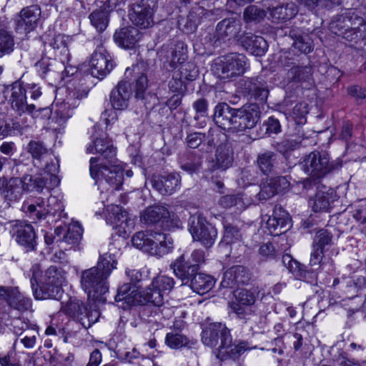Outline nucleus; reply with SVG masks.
<instances>
[{
    "mask_svg": "<svg viewBox=\"0 0 366 366\" xmlns=\"http://www.w3.org/2000/svg\"><path fill=\"white\" fill-rule=\"evenodd\" d=\"M212 117L215 124L224 130L244 132L254 127L259 119L260 111L257 104H244L236 109L220 102L215 106Z\"/></svg>",
    "mask_w": 366,
    "mask_h": 366,
    "instance_id": "nucleus-1",
    "label": "nucleus"
},
{
    "mask_svg": "<svg viewBox=\"0 0 366 366\" xmlns=\"http://www.w3.org/2000/svg\"><path fill=\"white\" fill-rule=\"evenodd\" d=\"M117 262L112 255L100 256L97 264L81 272L80 284L89 297L104 303V295L109 291L108 278Z\"/></svg>",
    "mask_w": 366,
    "mask_h": 366,
    "instance_id": "nucleus-2",
    "label": "nucleus"
},
{
    "mask_svg": "<svg viewBox=\"0 0 366 366\" xmlns=\"http://www.w3.org/2000/svg\"><path fill=\"white\" fill-rule=\"evenodd\" d=\"M175 276L181 280L182 285H188L194 292L204 295L210 291L214 285V280L210 275L199 272V267L191 264L184 254L180 255L170 264Z\"/></svg>",
    "mask_w": 366,
    "mask_h": 366,
    "instance_id": "nucleus-3",
    "label": "nucleus"
},
{
    "mask_svg": "<svg viewBox=\"0 0 366 366\" xmlns=\"http://www.w3.org/2000/svg\"><path fill=\"white\" fill-rule=\"evenodd\" d=\"M26 152L32 158L33 165L39 169H44L47 174H51V187H57L60 179L56 174L59 172L58 160L40 140H31L26 147Z\"/></svg>",
    "mask_w": 366,
    "mask_h": 366,
    "instance_id": "nucleus-4",
    "label": "nucleus"
},
{
    "mask_svg": "<svg viewBox=\"0 0 366 366\" xmlns=\"http://www.w3.org/2000/svg\"><path fill=\"white\" fill-rule=\"evenodd\" d=\"M32 275L30 279L33 294L36 300L56 299L61 292V277L55 267H50L45 273L42 286L39 290V280L41 272L38 267L31 269Z\"/></svg>",
    "mask_w": 366,
    "mask_h": 366,
    "instance_id": "nucleus-5",
    "label": "nucleus"
},
{
    "mask_svg": "<svg viewBox=\"0 0 366 366\" xmlns=\"http://www.w3.org/2000/svg\"><path fill=\"white\" fill-rule=\"evenodd\" d=\"M302 165V168L306 174L322 179L342 166L340 163L330 162L328 154L319 151L312 152L307 155L303 159Z\"/></svg>",
    "mask_w": 366,
    "mask_h": 366,
    "instance_id": "nucleus-6",
    "label": "nucleus"
},
{
    "mask_svg": "<svg viewBox=\"0 0 366 366\" xmlns=\"http://www.w3.org/2000/svg\"><path fill=\"white\" fill-rule=\"evenodd\" d=\"M99 158L90 159V175L96 181L104 180L114 189H119L123 184L124 171L119 165H102L99 163Z\"/></svg>",
    "mask_w": 366,
    "mask_h": 366,
    "instance_id": "nucleus-7",
    "label": "nucleus"
},
{
    "mask_svg": "<svg viewBox=\"0 0 366 366\" xmlns=\"http://www.w3.org/2000/svg\"><path fill=\"white\" fill-rule=\"evenodd\" d=\"M189 230L194 241L210 247L217 237L216 228L202 214L196 213L189 219Z\"/></svg>",
    "mask_w": 366,
    "mask_h": 366,
    "instance_id": "nucleus-8",
    "label": "nucleus"
},
{
    "mask_svg": "<svg viewBox=\"0 0 366 366\" xmlns=\"http://www.w3.org/2000/svg\"><path fill=\"white\" fill-rule=\"evenodd\" d=\"M246 65L245 56L231 53L220 58L219 61L216 63V70L221 79H229L242 74Z\"/></svg>",
    "mask_w": 366,
    "mask_h": 366,
    "instance_id": "nucleus-9",
    "label": "nucleus"
},
{
    "mask_svg": "<svg viewBox=\"0 0 366 366\" xmlns=\"http://www.w3.org/2000/svg\"><path fill=\"white\" fill-rule=\"evenodd\" d=\"M155 0H140L132 4L129 16L131 21L141 29L153 26Z\"/></svg>",
    "mask_w": 366,
    "mask_h": 366,
    "instance_id": "nucleus-10",
    "label": "nucleus"
},
{
    "mask_svg": "<svg viewBox=\"0 0 366 366\" xmlns=\"http://www.w3.org/2000/svg\"><path fill=\"white\" fill-rule=\"evenodd\" d=\"M94 132L92 135V143L86 150L89 153H98L104 159L112 161L116 156V149L106 134L97 126L94 127Z\"/></svg>",
    "mask_w": 366,
    "mask_h": 366,
    "instance_id": "nucleus-11",
    "label": "nucleus"
},
{
    "mask_svg": "<svg viewBox=\"0 0 366 366\" xmlns=\"http://www.w3.org/2000/svg\"><path fill=\"white\" fill-rule=\"evenodd\" d=\"M82 229L77 223L68 226H60L55 229V237L59 242V247L64 250L70 249L76 246L81 238Z\"/></svg>",
    "mask_w": 366,
    "mask_h": 366,
    "instance_id": "nucleus-12",
    "label": "nucleus"
},
{
    "mask_svg": "<svg viewBox=\"0 0 366 366\" xmlns=\"http://www.w3.org/2000/svg\"><path fill=\"white\" fill-rule=\"evenodd\" d=\"M91 74L98 79L104 78L113 68L109 54L103 47L96 50L90 60Z\"/></svg>",
    "mask_w": 366,
    "mask_h": 366,
    "instance_id": "nucleus-13",
    "label": "nucleus"
},
{
    "mask_svg": "<svg viewBox=\"0 0 366 366\" xmlns=\"http://www.w3.org/2000/svg\"><path fill=\"white\" fill-rule=\"evenodd\" d=\"M250 279L251 274L246 267L242 265H235L224 273L221 286L224 288H238L248 284Z\"/></svg>",
    "mask_w": 366,
    "mask_h": 366,
    "instance_id": "nucleus-14",
    "label": "nucleus"
},
{
    "mask_svg": "<svg viewBox=\"0 0 366 366\" xmlns=\"http://www.w3.org/2000/svg\"><path fill=\"white\" fill-rule=\"evenodd\" d=\"M282 261L297 279L310 284L317 283L316 272L313 269H307L305 265L294 259L290 254H283Z\"/></svg>",
    "mask_w": 366,
    "mask_h": 366,
    "instance_id": "nucleus-15",
    "label": "nucleus"
},
{
    "mask_svg": "<svg viewBox=\"0 0 366 366\" xmlns=\"http://www.w3.org/2000/svg\"><path fill=\"white\" fill-rule=\"evenodd\" d=\"M24 191V184H22L21 178L7 179L5 177L0 178L1 195L8 202L18 201L21 197Z\"/></svg>",
    "mask_w": 366,
    "mask_h": 366,
    "instance_id": "nucleus-16",
    "label": "nucleus"
},
{
    "mask_svg": "<svg viewBox=\"0 0 366 366\" xmlns=\"http://www.w3.org/2000/svg\"><path fill=\"white\" fill-rule=\"evenodd\" d=\"M153 187L163 195H170L179 188L181 176L176 172L155 176L152 179Z\"/></svg>",
    "mask_w": 366,
    "mask_h": 366,
    "instance_id": "nucleus-17",
    "label": "nucleus"
},
{
    "mask_svg": "<svg viewBox=\"0 0 366 366\" xmlns=\"http://www.w3.org/2000/svg\"><path fill=\"white\" fill-rule=\"evenodd\" d=\"M9 101L12 109L19 114L25 112L31 114L36 108L34 104L26 103V90L21 83L17 81L11 85Z\"/></svg>",
    "mask_w": 366,
    "mask_h": 366,
    "instance_id": "nucleus-18",
    "label": "nucleus"
},
{
    "mask_svg": "<svg viewBox=\"0 0 366 366\" xmlns=\"http://www.w3.org/2000/svg\"><path fill=\"white\" fill-rule=\"evenodd\" d=\"M237 41L247 51L257 56H263L268 48L267 43L263 37L249 32H244L240 35Z\"/></svg>",
    "mask_w": 366,
    "mask_h": 366,
    "instance_id": "nucleus-19",
    "label": "nucleus"
},
{
    "mask_svg": "<svg viewBox=\"0 0 366 366\" xmlns=\"http://www.w3.org/2000/svg\"><path fill=\"white\" fill-rule=\"evenodd\" d=\"M12 232L19 244L29 249H34L36 245V234L31 224L21 221H16L12 225Z\"/></svg>",
    "mask_w": 366,
    "mask_h": 366,
    "instance_id": "nucleus-20",
    "label": "nucleus"
},
{
    "mask_svg": "<svg viewBox=\"0 0 366 366\" xmlns=\"http://www.w3.org/2000/svg\"><path fill=\"white\" fill-rule=\"evenodd\" d=\"M229 331L219 322L210 323L206 326L202 332L203 343L209 347H218L222 343L224 333L229 334Z\"/></svg>",
    "mask_w": 366,
    "mask_h": 366,
    "instance_id": "nucleus-21",
    "label": "nucleus"
},
{
    "mask_svg": "<svg viewBox=\"0 0 366 366\" xmlns=\"http://www.w3.org/2000/svg\"><path fill=\"white\" fill-rule=\"evenodd\" d=\"M149 253L151 255L162 257L172 252L173 239L169 234L152 232Z\"/></svg>",
    "mask_w": 366,
    "mask_h": 366,
    "instance_id": "nucleus-22",
    "label": "nucleus"
},
{
    "mask_svg": "<svg viewBox=\"0 0 366 366\" xmlns=\"http://www.w3.org/2000/svg\"><path fill=\"white\" fill-rule=\"evenodd\" d=\"M244 89L256 101L264 102L269 95L267 82L262 77L249 78L244 81Z\"/></svg>",
    "mask_w": 366,
    "mask_h": 366,
    "instance_id": "nucleus-23",
    "label": "nucleus"
},
{
    "mask_svg": "<svg viewBox=\"0 0 366 366\" xmlns=\"http://www.w3.org/2000/svg\"><path fill=\"white\" fill-rule=\"evenodd\" d=\"M132 94L130 84L120 81L110 94V102L114 109H124L127 107Z\"/></svg>",
    "mask_w": 366,
    "mask_h": 366,
    "instance_id": "nucleus-24",
    "label": "nucleus"
},
{
    "mask_svg": "<svg viewBox=\"0 0 366 366\" xmlns=\"http://www.w3.org/2000/svg\"><path fill=\"white\" fill-rule=\"evenodd\" d=\"M187 46L182 41L174 44L164 46L159 54L164 55L169 64L174 67L177 64L183 63L187 59Z\"/></svg>",
    "mask_w": 366,
    "mask_h": 366,
    "instance_id": "nucleus-25",
    "label": "nucleus"
},
{
    "mask_svg": "<svg viewBox=\"0 0 366 366\" xmlns=\"http://www.w3.org/2000/svg\"><path fill=\"white\" fill-rule=\"evenodd\" d=\"M242 24L239 19L234 17L226 18L219 21L216 26V35L220 39H230L239 38L237 34L240 32Z\"/></svg>",
    "mask_w": 366,
    "mask_h": 366,
    "instance_id": "nucleus-26",
    "label": "nucleus"
},
{
    "mask_svg": "<svg viewBox=\"0 0 366 366\" xmlns=\"http://www.w3.org/2000/svg\"><path fill=\"white\" fill-rule=\"evenodd\" d=\"M40 16V9L36 5L24 8L20 13L17 21V29H23L26 32L34 30Z\"/></svg>",
    "mask_w": 366,
    "mask_h": 366,
    "instance_id": "nucleus-27",
    "label": "nucleus"
},
{
    "mask_svg": "<svg viewBox=\"0 0 366 366\" xmlns=\"http://www.w3.org/2000/svg\"><path fill=\"white\" fill-rule=\"evenodd\" d=\"M272 22H284L292 19L298 12L297 7L293 2L282 3L268 8Z\"/></svg>",
    "mask_w": 366,
    "mask_h": 366,
    "instance_id": "nucleus-28",
    "label": "nucleus"
},
{
    "mask_svg": "<svg viewBox=\"0 0 366 366\" xmlns=\"http://www.w3.org/2000/svg\"><path fill=\"white\" fill-rule=\"evenodd\" d=\"M141 34L133 26H127L117 31L114 34V41L124 49H132L140 39Z\"/></svg>",
    "mask_w": 366,
    "mask_h": 366,
    "instance_id": "nucleus-29",
    "label": "nucleus"
},
{
    "mask_svg": "<svg viewBox=\"0 0 366 366\" xmlns=\"http://www.w3.org/2000/svg\"><path fill=\"white\" fill-rule=\"evenodd\" d=\"M365 24L364 19L360 16L356 11L350 9L342 14L335 21L330 24V28H349L352 29H360V26Z\"/></svg>",
    "mask_w": 366,
    "mask_h": 366,
    "instance_id": "nucleus-30",
    "label": "nucleus"
},
{
    "mask_svg": "<svg viewBox=\"0 0 366 366\" xmlns=\"http://www.w3.org/2000/svg\"><path fill=\"white\" fill-rule=\"evenodd\" d=\"M138 297H140V296L136 285L131 283H126L118 289L117 294L115 296V300L118 302H122V305L120 307L125 309L126 307L135 305L136 303L140 302L141 301L138 300Z\"/></svg>",
    "mask_w": 366,
    "mask_h": 366,
    "instance_id": "nucleus-31",
    "label": "nucleus"
},
{
    "mask_svg": "<svg viewBox=\"0 0 366 366\" xmlns=\"http://www.w3.org/2000/svg\"><path fill=\"white\" fill-rule=\"evenodd\" d=\"M178 162L181 169L189 174L197 172L202 166V157L192 152L180 154Z\"/></svg>",
    "mask_w": 366,
    "mask_h": 366,
    "instance_id": "nucleus-32",
    "label": "nucleus"
},
{
    "mask_svg": "<svg viewBox=\"0 0 366 366\" xmlns=\"http://www.w3.org/2000/svg\"><path fill=\"white\" fill-rule=\"evenodd\" d=\"M232 162L233 152L230 147L227 144L219 145L216 151L212 169L225 170L232 166Z\"/></svg>",
    "mask_w": 366,
    "mask_h": 366,
    "instance_id": "nucleus-33",
    "label": "nucleus"
},
{
    "mask_svg": "<svg viewBox=\"0 0 366 366\" xmlns=\"http://www.w3.org/2000/svg\"><path fill=\"white\" fill-rule=\"evenodd\" d=\"M266 224L270 234L274 236L280 235L291 227V222L287 214L280 217L277 213L268 217Z\"/></svg>",
    "mask_w": 366,
    "mask_h": 366,
    "instance_id": "nucleus-34",
    "label": "nucleus"
},
{
    "mask_svg": "<svg viewBox=\"0 0 366 366\" xmlns=\"http://www.w3.org/2000/svg\"><path fill=\"white\" fill-rule=\"evenodd\" d=\"M170 218L168 209L161 205L147 207L141 215V221L147 224H154L162 219Z\"/></svg>",
    "mask_w": 366,
    "mask_h": 366,
    "instance_id": "nucleus-35",
    "label": "nucleus"
},
{
    "mask_svg": "<svg viewBox=\"0 0 366 366\" xmlns=\"http://www.w3.org/2000/svg\"><path fill=\"white\" fill-rule=\"evenodd\" d=\"M179 327L171 329V331L166 335L165 344L172 349H179L182 347H191L194 342L189 340L187 336L179 330Z\"/></svg>",
    "mask_w": 366,
    "mask_h": 366,
    "instance_id": "nucleus-36",
    "label": "nucleus"
},
{
    "mask_svg": "<svg viewBox=\"0 0 366 366\" xmlns=\"http://www.w3.org/2000/svg\"><path fill=\"white\" fill-rule=\"evenodd\" d=\"M141 68L142 66L140 65H134L132 68H127L126 69L125 74L128 77L133 73L134 77H137L135 85V96L137 99H143L144 97V92L147 88L148 80L146 74L141 72Z\"/></svg>",
    "mask_w": 366,
    "mask_h": 366,
    "instance_id": "nucleus-37",
    "label": "nucleus"
},
{
    "mask_svg": "<svg viewBox=\"0 0 366 366\" xmlns=\"http://www.w3.org/2000/svg\"><path fill=\"white\" fill-rule=\"evenodd\" d=\"M51 177V174H49ZM22 184H24V191L31 192L36 191L42 192L44 188L51 189L54 187H51V180L47 183L46 179L41 177H33L30 174H26L21 178Z\"/></svg>",
    "mask_w": 366,
    "mask_h": 366,
    "instance_id": "nucleus-38",
    "label": "nucleus"
},
{
    "mask_svg": "<svg viewBox=\"0 0 366 366\" xmlns=\"http://www.w3.org/2000/svg\"><path fill=\"white\" fill-rule=\"evenodd\" d=\"M290 35L293 40L292 46L303 54L310 53L313 50L312 40L305 34H300L297 31L292 30Z\"/></svg>",
    "mask_w": 366,
    "mask_h": 366,
    "instance_id": "nucleus-39",
    "label": "nucleus"
},
{
    "mask_svg": "<svg viewBox=\"0 0 366 366\" xmlns=\"http://www.w3.org/2000/svg\"><path fill=\"white\" fill-rule=\"evenodd\" d=\"M312 76V68L305 66H294L287 73V81L288 83H301L310 79Z\"/></svg>",
    "mask_w": 366,
    "mask_h": 366,
    "instance_id": "nucleus-40",
    "label": "nucleus"
},
{
    "mask_svg": "<svg viewBox=\"0 0 366 366\" xmlns=\"http://www.w3.org/2000/svg\"><path fill=\"white\" fill-rule=\"evenodd\" d=\"M86 307L82 301L76 298H70L64 305L61 306V310L79 322L81 317L86 312Z\"/></svg>",
    "mask_w": 366,
    "mask_h": 366,
    "instance_id": "nucleus-41",
    "label": "nucleus"
},
{
    "mask_svg": "<svg viewBox=\"0 0 366 366\" xmlns=\"http://www.w3.org/2000/svg\"><path fill=\"white\" fill-rule=\"evenodd\" d=\"M277 154L274 152L266 151L259 154L257 163L260 171L264 174H271L275 167Z\"/></svg>",
    "mask_w": 366,
    "mask_h": 366,
    "instance_id": "nucleus-42",
    "label": "nucleus"
},
{
    "mask_svg": "<svg viewBox=\"0 0 366 366\" xmlns=\"http://www.w3.org/2000/svg\"><path fill=\"white\" fill-rule=\"evenodd\" d=\"M224 229V241L227 244H232L241 239L242 234L240 230L232 217H225L223 220Z\"/></svg>",
    "mask_w": 366,
    "mask_h": 366,
    "instance_id": "nucleus-43",
    "label": "nucleus"
},
{
    "mask_svg": "<svg viewBox=\"0 0 366 366\" xmlns=\"http://www.w3.org/2000/svg\"><path fill=\"white\" fill-rule=\"evenodd\" d=\"M267 15L266 11L257 5H249L247 6L242 14V19L247 24H257L265 18Z\"/></svg>",
    "mask_w": 366,
    "mask_h": 366,
    "instance_id": "nucleus-44",
    "label": "nucleus"
},
{
    "mask_svg": "<svg viewBox=\"0 0 366 366\" xmlns=\"http://www.w3.org/2000/svg\"><path fill=\"white\" fill-rule=\"evenodd\" d=\"M109 11L103 9H97L89 15L92 24L97 31L102 32L106 29L109 23Z\"/></svg>",
    "mask_w": 366,
    "mask_h": 366,
    "instance_id": "nucleus-45",
    "label": "nucleus"
},
{
    "mask_svg": "<svg viewBox=\"0 0 366 366\" xmlns=\"http://www.w3.org/2000/svg\"><path fill=\"white\" fill-rule=\"evenodd\" d=\"M219 353L228 355L232 358H236L239 356L237 344L232 342V337L230 334L224 333L223 337L222 343H220L218 347Z\"/></svg>",
    "mask_w": 366,
    "mask_h": 366,
    "instance_id": "nucleus-46",
    "label": "nucleus"
},
{
    "mask_svg": "<svg viewBox=\"0 0 366 366\" xmlns=\"http://www.w3.org/2000/svg\"><path fill=\"white\" fill-rule=\"evenodd\" d=\"M150 240H152V232L147 234L139 232L132 237V242L135 247L149 253Z\"/></svg>",
    "mask_w": 366,
    "mask_h": 366,
    "instance_id": "nucleus-47",
    "label": "nucleus"
},
{
    "mask_svg": "<svg viewBox=\"0 0 366 366\" xmlns=\"http://www.w3.org/2000/svg\"><path fill=\"white\" fill-rule=\"evenodd\" d=\"M9 305L19 311H26L31 307V304L29 298L24 297L19 291L16 289V290L11 293V299L10 300Z\"/></svg>",
    "mask_w": 366,
    "mask_h": 366,
    "instance_id": "nucleus-48",
    "label": "nucleus"
},
{
    "mask_svg": "<svg viewBox=\"0 0 366 366\" xmlns=\"http://www.w3.org/2000/svg\"><path fill=\"white\" fill-rule=\"evenodd\" d=\"M164 296V295L159 290L153 287L152 283L143 293L144 302H150L155 306L162 305Z\"/></svg>",
    "mask_w": 366,
    "mask_h": 366,
    "instance_id": "nucleus-49",
    "label": "nucleus"
},
{
    "mask_svg": "<svg viewBox=\"0 0 366 366\" xmlns=\"http://www.w3.org/2000/svg\"><path fill=\"white\" fill-rule=\"evenodd\" d=\"M124 219L118 224L117 232L120 236L127 238L134 230L135 227V219L129 213H123Z\"/></svg>",
    "mask_w": 366,
    "mask_h": 366,
    "instance_id": "nucleus-50",
    "label": "nucleus"
},
{
    "mask_svg": "<svg viewBox=\"0 0 366 366\" xmlns=\"http://www.w3.org/2000/svg\"><path fill=\"white\" fill-rule=\"evenodd\" d=\"M64 211L62 202L54 196H50L46 201V209L40 211L41 215L56 216V214Z\"/></svg>",
    "mask_w": 366,
    "mask_h": 366,
    "instance_id": "nucleus-51",
    "label": "nucleus"
},
{
    "mask_svg": "<svg viewBox=\"0 0 366 366\" xmlns=\"http://www.w3.org/2000/svg\"><path fill=\"white\" fill-rule=\"evenodd\" d=\"M69 41V37L64 34L56 35L49 43L54 50L58 51L61 55L68 54V43Z\"/></svg>",
    "mask_w": 366,
    "mask_h": 366,
    "instance_id": "nucleus-52",
    "label": "nucleus"
},
{
    "mask_svg": "<svg viewBox=\"0 0 366 366\" xmlns=\"http://www.w3.org/2000/svg\"><path fill=\"white\" fill-rule=\"evenodd\" d=\"M14 46L13 36L5 30H0V57L11 53Z\"/></svg>",
    "mask_w": 366,
    "mask_h": 366,
    "instance_id": "nucleus-53",
    "label": "nucleus"
},
{
    "mask_svg": "<svg viewBox=\"0 0 366 366\" xmlns=\"http://www.w3.org/2000/svg\"><path fill=\"white\" fill-rule=\"evenodd\" d=\"M219 204L224 208H230L235 206L238 209H243L245 207L240 194L223 196L219 199Z\"/></svg>",
    "mask_w": 366,
    "mask_h": 366,
    "instance_id": "nucleus-54",
    "label": "nucleus"
},
{
    "mask_svg": "<svg viewBox=\"0 0 366 366\" xmlns=\"http://www.w3.org/2000/svg\"><path fill=\"white\" fill-rule=\"evenodd\" d=\"M152 283L154 288H157L164 295H167L173 288L174 281L172 277L162 275L154 278Z\"/></svg>",
    "mask_w": 366,
    "mask_h": 366,
    "instance_id": "nucleus-55",
    "label": "nucleus"
},
{
    "mask_svg": "<svg viewBox=\"0 0 366 366\" xmlns=\"http://www.w3.org/2000/svg\"><path fill=\"white\" fill-rule=\"evenodd\" d=\"M332 234L327 229L319 230L314 238L312 247L324 250V247L332 242Z\"/></svg>",
    "mask_w": 366,
    "mask_h": 366,
    "instance_id": "nucleus-56",
    "label": "nucleus"
},
{
    "mask_svg": "<svg viewBox=\"0 0 366 366\" xmlns=\"http://www.w3.org/2000/svg\"><path fill=\"white\" fill-rule=\"evenodd\" d=\"M46 209V204L43 198H37L33 203L27 206L26 212L33 214L38 219H45L46 215H41L40 211Z\"/></svg>",
    "mask_w": 366,
    "mask_h": 366,
    "instance_id": "nucleus-57",
    "label": "nucleus"
},
{
    "mask_svg": "<svg viewBox=\"0 0 366 366\" xmlns=\"http://www.w3.org/2000/svg\"><path fill=\"white\" fill-rule=\"evenodd\" d=\"M139 323V319L134 314L127 312L120 318L119 327H122L124 331L131 332L134 328L137 327Z\"/></svg>",
    "mask_w": 366,
    "mask_h": 366,
    "instance_id": "nucleus-58",
    "label": "nucleus"
},
{
    "mask_svg": "<svg viewBox=\"0 0 366 366\" xmlns=\"http://www.w3.org/2000/svg\"><path fill=\"white\" fill-rule=\"evenodd\" d=\"M299 144L296 141L284 139L280 142H277L274 145L275 149L282 154L287 159L290 152L294 151L298 147Z\"/></svg>",
    "mask_w": 366,
    "mask_h": 366,
    "instance_id": "nucleus-59",
    "label": "nucleus"
},
{
    "mask_svg": "<svg viewBox=\"0 0 366 366\" xmlns=\"http://www.w3.org/2000/svg\"><path fill=\"white\" fill-rule=\"evenodd\" d=\"M346 28L340 29V28H330L331 31L338 35L341 36L343 39H346L349 41H352L358 39L361 35L360 29H352L349 28V29H345Z\"/></svg>",
    "mask_w": 366,
    "mask_h": 366,
    "instance_id": "nucleus-60",
    "label": "nucleus"
},
{
    "mask_svg": "<svg viewBox=\"0 0 366 366\" xmlns=\"http://www.w3.org/2000/svg\"><path fill=\"white\" fill-rule=\"evenodd\" d=\"M237 301L239 305L249 306L254 303L255 295L254 292L247 290H240L234 293Z\"/></svg>",
    "mask_w": 366,
    "mask_h": 366,
    "instance_id": "nucleus-61",
    "label": "nucleus"
},
{
    "mask_svg": "<svg viewBox=\"0 0 366 366\" xmlns=\"http://www.w3.org/2000/svg\"><path fill=\"white\" fill-rule=\"evenodd\" d=\"M330 207L329 194L323 192L317 193L313 205L315 212L326 210Z\"/></svg>",
    "mask_w": 366,
    "mask_h": 366,
    "instance_id": "nucleus-62",
    "label": "nucleus"
},
{
    "mask_svg": "<svg viewBox=\"0 0 366 366\" xmlns=\"http://www.w3.org/2000/svg\"><path fill=\"white\" fill-rule=\"evenodd\" d=\"M276 194L274 185L272 184L270 179H267L265 182H262L260 185V191L258 194L259 199H268Z\"/></svg>",
    "mask_w": 366,
    "mask_h": 366,
    "instance_id": "nucleus-63",
    "label": "nucleus"
},
{
    "mask_svg": "<svg viewBox=\"0 0 366 366\" xmlns=\"http://www.w3.org/2000/svg\"><path fill=\"white\" fill-rule=\"evenodd\" d=\"M206 134L201 132H193L187 135L186 142L187 146L192 149H196L202 145L205 141Z\"/></svg>",
    "mask_w": 366,
    "mask_h": 366,
    "instance_id": "nucleus-64",
    "label": "nucleus"
}]
</instances>
